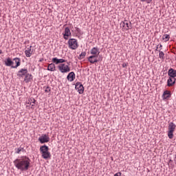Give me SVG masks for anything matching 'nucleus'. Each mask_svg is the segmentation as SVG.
Returning a JSON list of instances; mask_svg holds the SVG:
<instances>
[{
    "label": "nucleus",
    "instance_id": "f257e3e1",
    "mask_svg": "<svg viewBox=\"0 0 176 176\" xmlns=\"http://www.w3.org/2000/svg\"><path fill=\"white\" fill-rule=\"evenodd\" d=\"M30 163L31 160L30 158L25 156L21 157V158L16 159L14 161V165L21 171H27V170L30 168Z\"/></svg>",
    "mask_w": 176,
    "mask_h": 176
},
{
    "label": "nucleus",
    "instance_id": "f03ea898",
    "mask_svg": "<svg viewBox=\"0 0 176 176\" xmlns=\"http://www.w3.org/2000/svg\"><path fill=\"white\" fill-rule=\"evenodd\" d=\"M65 61L66 60L63 58H60V59L58 58H52V63L54 64H56V65L59 64L57 66V68L61 74H68V72H70L71 71V67H69V65H67L64 63H65Z\"/></svg>",
    "mask_w": 176,
    "mask_h": 176
},
{
    "label": "nucleus",
    "instance_id": "7ed1b4c3",
    "mask_svg": "<svg viewBox=\"0 0 176 176\" xmlns=\"http://www.w3.org/2000/svg\"><path fill=\"white\" fill-rule=\"evenodd\" d=\"M41 156L43 159H49L50 157V152H49V146L44 145L40 147Z\"/></svg>",
    "mask_w": 176,
    "mask_h": 176
},
{
    "label": "nucleus",
    "instance_id": "20e7f679",
    "mask_svg": "<svg viewBox=\"0 0 176 176\" xmlns=\"http://www.w3.org/2000/svg\"><path fill=\"white\" fill-rule=\"evenodd\" d=\"M176 125L174 122H170L168 126V137L170 140L174 138V131H175Z\"/></svg>",
    "mask_w": 176,
    "mask_h": 176
},
{
    "label": "nucleus",
    "instance_id": "39448f33",
    "mask_svg": "<svg viewBox=\"0 0 176 176\" xmlns=\"http://www.w3.org/2000/svg\"><path fill=\"white\" fill-rule=\"evenodd\" d=\"M68 46L72 50H76L79 47V44L78 43V40L76 38H70L69 39Z\"/></svg>",
    "mask_w": 176,
    "mask_h": 176
},
{
    "label": "nucleus",
    "instance_id": "423d86ee",
    "mask_svg": "<svg viewBox=\"0 0 176 176\" xmlns=\"http://www.w3.org/2000/svg\"><path fill=\"white\" fill-rule=\"evenodd\" d=\"M38 141L41 144H45L46 142H49L50 141V138H49V135L43 134L39 138Z\"/></svg>",
    "mask_w": 176,
    "mask_h": 176
},
{
    "label": "nucleus",
    "instance_id": "0eeeda50",
    "mask_svg": "<svg viewBox=\"0 0 176 176\" xmlns=\"http://www.w3.org/2000/svg\"><path fill=\"white\" fill-rule=\"evenodd\" d=\"M76 90L78 91L79 94H83L85 91V87H83V85H82L81 82H77L76 83Z\"/></svg>",
    "mask_w": 176,
    "mask_h": 176
},
{
    "label": "nucleus",
    "instance_id": "6e6552de",
    "mask_svg": "<svg viewBox=\"0 0 176 176\" xmlns=\"http://www.w3.org/2000/svg\"><path fill=\"white\" fill-rule=\"evenodd\" d=\"M28 73V70L27 69H21L17 74V76L19 78H23Z\"/></svg>",
    "mask_w": 176,
    "mask_h": 176
},
{
    "label": "nucleus",
    "instance_id": "1a4fd4ad",
    "mask_svg": "<svg viewBox=\"0 0 176 176\" xmlns=\"http://www.w3.org/2000/svg\"><path fill=\"white\" fill-rule=\"evenodd\" d=\"M63 38L65 41H67L68 36H71V30L69 28H65V32L63 33Z\"/></svg>",
    "mask_w": 176,
    "mask_h": 176
},
{
    "label": "nucleus",
    "instance_id": "9d476101",
    "mask_svg": "<svg viewBox=\"0 0 176 176\" xmlns=\"http://www.w3.org/2000/svg\"><path fill=\"white\" fill-rule=\"evenodd\" d=\"M90 53L92 56H100V49L97 47H94L91 50Z\"/></svg>",
    "mask_w": 176,
    "mask_h": 176
},
{
    "label": "nucleus",
    "instance_id": "9b49d317",
    "mask_svg": "<svg viewBox=\"0 0 176 176\" xmlns=\"http://www.w3.org/2000/svg\"><path fill=\"white\" fill-rule=\"evenodd\" d=\"M98 56L91 55L88 58V61L91 63V64H94V63H98V60L97 59Z\"/></svg>",
    "mask_w": 176,
    "mask_h": 176
},
{
    "label": "nucleus",
    "instance_id": "f8f14e48",
    "mask_svg": "<svg viewBox=\"0 0 176 176\" xmlns=\"http://www.w3.org/2000/svg\"><path fill=\"white\" fill-rule=\"evenodd\" d=\"M13 61H15L16 65L12 66V68H17L18 67H20L21 65V59L19 58H14L13 59Z\"/></svg>",
    "mask_w": 176,
    "mask_h": 176
},
{
    "label": "nucleus",
    "instance_id": "ddd939ff",
    "mask_svg": "<svg viewBox=\"0 0 176 176\" xmlns=\"http://www.w3.org/2000/svg\"><path fill=\"white\" fill-rule=\"evenodd\" d=\"M175 80H176L175 78L170 77L167 80L168 87H171V86H174V85L175 84Z\"/></svg>",
    "mask_w": 176,
    "mask_h": 176
},
{
    "label": "nucleus",
    "instance_id": "4468645a",
    "mask_svg": "<svg viewBox=\"0 0 176 176\" xmlns=\"http://www.w3.org/2000/svg\"><path fill=\"white\" fill-rule=\"evenodd\" d=\"M35 102H36V100L34 98H30L28 99V100L26 102V104L28 105H31V108L32 107H35Z\"/></svg>",
    "mask_w": 176,
    "mask_h": 176
},
{
    "label": "nucleus",
    "instance_id": "2eb2a0df",
    "mask_svg": "<svg viewBox=\"0 0 176 176\" xmlns=\"http://www.w3.org/2000/svg\"><path fill=\"white\" fill-rule=\"evenodd\" d=\"M67 80L69 82H74L75 80V73L74 72H70L67 76Z\"/></svg>",
    "mask_w": 176,
    "mask_h": 176
},
{
    "label": "nucleus",
    "instance_id": "dca6fc26",
    "mask_svg": "<svg viewBox=\"0 0 176 176\" xmlns=\"http://www.w3.org/2000/svg\"><path fill=\"white\" fill-rule=\"evenodd\" d=\"M168 75L170 78H176V70H174V69L170 68L168 72Z\"/></svg>",
    "mask_w": 176,
    "mask_h": 176
},
{
    "label": "nucleus",
    "instance_id": "f3484780",
    "mask_svg": "<svg viewBox=\"0 0 176 176\" xmlns=\"http://www.w3.org/2000/svg\"><path fill=\"white\" fill-rule=\"evenodd\" d=\"M31 80H32V74L29 73L26 74L25 76L24 82H25V83H28V82H31Z\"/></svg>",
    "mask_w": 176,
    "mask_h": 176
},
{
    "label": "nucleus",
    "instance_id": "a211bd4d",
    "mask_svg": "<svg viewBox=\"0 0 176 176\" xmlns=\"http://www.w3.org/2000/svg\"><path fill=\"white\" fill-rule=\"evenodd\" d=\"M171 97V91H165L162 95V98L164 100H167V98H170Z\"/></svg>",
    "mask_w": 176,
    "mask_h": 176
},
{
    "label": "nucleus",
    "instance_id": "6ab92c4d",
    "mask_svg": "<svg viewBox=\"0 0 176 176\" xmlns=\"http://www.w3.org/2000/svg\"><path fill=\"white\" fill-rule=\"evenodd\" d=\"M13 64H14V63H13V61L12 60V59H10V58H7V60L5 63V65L7 67H14V65H13Z\"/></svg>",
    "mask_w": 176,
    "mask_h": 176
},
{
    "label": "nucleus",
    "instance_id": "aec40b11",
    "mask_svg": "<svg viewBox=\"0 0 176 176\" xmlns=\"http://www.w3.org/2000/svg\"><path fill=\"white\" fill-rule=\"evenodd\" d=\"M47 71H51L52 72H54L56 71V65L54 63H50L48 65Z\"/></svg>",
    "mask_w": 176,
    "mask_h": 176
},
{
    "label": "nucleus",
    "instance_id": "412c9836",
    "mask_svg": "<svg viewBox=\"0 0 176 176\" xmlns=\"http://www.w3.org/2000/svg\"><path fill=\"white\" fill-rule=\"evenodd\" d=\"M31 47H32V46L27 48V50L25 51L26 57H31V56H32V51H31Z\"/></svg>",
    "mask_w": 176,
    "mask_h": 176
},
{
    "label": "nucleus",
    "instance_id": "4be33fe9",
    "mask_svg": "<svg viewBox=\"0 0 176 176\" xmlns=\"http://www.w3.org/2000/svg\"><path fill=\"white\" fill-rule=\"evenodd\" d=\"M159 57L161 60H162V61L164 60V52H163V51H160L159 50Z\"/></svg>",
    "mask_w": 176,
    "mask_h": 176
},
{
    "label": "nucleus",
    "instance_id": "5701e85b",
    "mask_svg": "<svg viewBox=\"0 0 176 176\" xmlns=\"http://www.w3.org/2000/svg\"><path fill=\"white\" fill-rule=\"evenodd\" d=\"M162 39L165 41V42H168V41H170V35L168 34L164 35Z\"/></svg>",
    "mask_w": 176,
    "mask_h": 176
},
{
    "label": "nucleus",
    "instance_id": "b1692460",
    "mask_svg": "<svg viewBox=\"0 0 176 176\" xmlns=\"http://www.w3.org/2000/svg\"><path fill=\"white\" fill-rule=\"evenodd\" d=\"M85 57H86V52H82L80 56H79V59L82 60L83 58H85Z\"/></svg>",
    "mask_w": 176,
    "mask_h": 176
},
{
    "label": "nucleus",
    "instance_id": "393cba45",
    "mask_svg": "<svg viewBox=\"0 0 176 176\" xmlns=\"http://www.w3.org/2000/svg\"><path fill=\"white\" fill-rule=\"evenodd\" d=\"M162 49H163V45H162V44L157 45V47H156V52H159V50L160 52H162Z\"/></svg>",
    "mask_w": 176,
    "mask_h": 176
},
{
    "label": "nucleus",
    "instance_id": "a878e982",
    "mask_svg": "<svg viewBox=\"0 0 176 176\" xmlns=\"http://www.w3.org/2000/svg\"><path fill=\"white\" fill-rule=\"evenodd\" d=\"M120 27H122V28H124V30H126V21L120 23Z\"/></svg>",
    "mask_w": 176,
    "mask_h": 176
},
{
    "label": "nucleus",
    "instance_id": "bb28decb",
    "mask_svg": "<svg viewBox=\"0 0 176 176\" xmlns=\"http://www.w3.org/2000/svg\"><path fill=\"white\" fill-rule=\"evenodd\" d=\"M141 2H146V3H151L152 0H141Z\"/></svg>",
    "mask_w": 176,
    "mask_h": 176
},
{
    "label": "nucleus",
    "instance_id": "cd10ccee",
    "mask_svg": "<svg viewBox=\"0 0 176 176\" xmlns=\"http://www.w3.org/2000/svg\"><path fill=\"white\" fill-rule=\"evenodd\" d=\"M125 25H126V31H129V23L125 22Z\"/></svg>",
    "mask_w": 176,
    "mask_h": 176
},
{
    "label": "nucleus",
    "instance_id": "c85d7f7f",
    "mask_svg": "<svg viewBox=\"0 0 176 176\" xmlns=\"http://www.w3.org/2000/svg\"><path fill=\"white\" fill-rule=\"evenodd\" d=\"M50 88L49 87H47L46 88H45V93H50Z\"/></svg>",
    "mask_w": 176,
    "mask_h": 176
},
{
    "label": "nucleus",
    "instance_id": "c756f323",
    "mask_svg": "<svg viewBox=\"0 0 176 176\" xmlns=\"http://www.w3.org/2000/svg\"><path fill=\"white\" fill-rule=\"evenodd\" d=\"M76 28V32H78V34H80V32H81L80 28Z\"/></svg>",
    "mask_w": 176,
    "mask_h": 176
},
{
    "label": "nucleus",
    "instance_id": "7c9ffc66",
    "mask_svg": "<svg viewBox=\"0 0 176 176\" xmlns=\"http://www.w3.org/2000/svg\"><path fill=\"white\" fill-rule=\"evenodd\" d=\"M22 149L23 148H16V153H20V152L22 151Z\"/></svg>",
    "mask_w": 176,
    "mask_h": 176
},
{
    "label": "nucleus",
    "instance_id": "2f4dec72",
    "mask_svg": "<svg viewBox=\"0 0 176 176\" xmlns=\"http://www.w3.org/2000/svg\"><path fill=\"white\" fill-rule=\"evenodd\" d=\"M128 65H129V63H124L122 64V67H123V68H126V67H127Z\"/></svg>",
    "mask_w": 176,
    "mask_h": 176
},
{
    "label": "nucleus",
    "instance_id": "473e14b6",
    "mask_svg": "<svg viewBox=\"0 0 176 176\" xmlns=\"http://www.w3.org/2000/svg\"><path fill=\"white\" fill-rule=\"evenodd\" d=\"M114 176H122V173L119 172L114 175Z\"/></svg>",
    "mask_w": 176,
    "mask_h": 176
},
{
    "label": "nucleus",
    "instance_id": "72a5a7b5",
    "mask_svg": "<svg viewBox=\"0 0 176 176\" xmlns=\"http://www.w3.org/2000/svg\"><path fill=\"white\" fill-rule=\"evenodd\" d=\"M175 164H176V155H175Z\"/></svg>",
    "mask_w": 176,
    "mask_h": 176
},
{
    "label": "nucleus",
    "instance_id": "f704fd0d",
    "mask_svg": "<svg viewBox=\"0 0 176 176\" xmlns=\"http://www.w3.org/2000/svg\"><path fill=\"white\" fill-rule=\"evenodd\" d=\"M0 54H2V50H0Z\"/></svg>",
    "mask_w": 176,
    "mask_h": 176
}]
</instances>
